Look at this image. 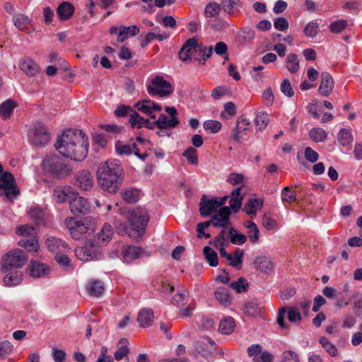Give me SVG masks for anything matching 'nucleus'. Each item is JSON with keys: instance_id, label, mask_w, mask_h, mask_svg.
Segmentation results:
<instances>
[{"instance_id": "1", "label": "nucleus", "mask_w": 362, "mask_h": 362, "mask_svg": "<svg viewBox=\"0 0 362 362\" xmlns=\"http://www.w3.org/2000/svg\"><path fill=\"white\" fill-rule=\"evenodd\" d=\"M54 147L66 158L77 161L83 160L88 154V137L80 129H69L57 137Z\"/></svg>"}, {"instance_id": "2", "label": "nucleus", "mask_w": 362, "mask_h": 362, "mask_svg": "<svg viewBox=\"0 0 362 362\" xmlns=\"http://www.w3.org/2000/svg\"><path fill=\"white\" fill-rule=\"evenodd\" d=\"M97 180L99 186L104 191L116 193L123 181V169L120 162L108 160L101 163L97 171Z\"/></svg>"}, {"instance_id": "3", "label": "nucleus", "mask_w": 362, "mask_h": 362, "mask_svg": "<svg viewBox=\"0 0 362 362\" xmlns=\"http://www.w3.org/2000/svg\"><path fill=\"white\" fill-rule=\"evenodd\" d=\"M122 214L129 222L128 235L135 240L141 238L145 233L149 220L146 210L141 208L123 209Z\"/></svg>"}, {"instance_id": "4", "label": "nucleus", "mask_w": 362, "mask_h": 362, "mask_svg": "<svg viewBox=\"0 0 362 362\" xmlns=\"http://www.w3.org/2000/svg\"><path fill=\"white\" fill-rule=\"evenodd\" d=\"M64 224L71 237L76 240L88 237L95 230V223L90 217H85L78 221L67 217L64 220Z\"/></svg>"}, {"instance_id": "5", "label": "nucleus", "mask_w": 362, "mask_h": 362, "mask_svg": "<svg viewBox=\"0 0 362 362\" xmlns=\"http://www.w3.org/2000/svg\"><path fill=\"white\" fill-rule=\"evenodd\" d=\"M43 170L59 178H63L71 174L73 169L64 159L56 154L48 155L42 163Z\"/></svg>"}, {"instance_id": "6", "label": "nucleus", "mask_w": 362, "mask_h": 362, "mask_svg": "<svg viewBox=\"0 0 362 362\" xmlns=\"http://www.w3.org/2000/svg\"><path fill=\"white\" fill-rule=\"evenodd\" d=\"M28 261V257L20 249H14L4 255L1 259V269L8 272L22 268Z\"/></svg>"}, {"instance_id": "7", "label": "nucleus", "mask_w": 362, "mask_h": 362, "mask_svg": "<svg viewBox=\"0 0 362 362\" xmlns=\"http://www.w3.org/2000/svg\"><path fill=\"white\" fill-rule=\"evenodd\" d=\"M173 90L172 84L160 76H156L151 81V84L147 86V91L150 95L162 98L170 96Z\"/></svg>"}, {"instance_id": "8", "label": "nucleus", "mask_w": 362, "mask_h": 362, "mask_svg": "<svg viewBox=\"0 0 362 362\" xmlns=\"http://www.w3.org/2000/svg\"><path fill=\"white\" fill-rule=\"evenodd\" d=\"M75 254L81 261L100 259L103 256L98 245L92 240L87 241L83 247L76 248Z\"/></svg>"}, {"instance_id": "9", "label": "nucleus", "mask_w": 362, "mask_h": 362, "mask_svg": "<svg viewBox=\"0 0 362 362\" xmlns=\"http://www.w3.org/2000/svg\"><path fill=\"white\" fill-rule=\"evenodd\" d=\"M31 144L38 148H42L49 141V135L45 127L41 123H36L30 131Z\"/></svg>"}, {"instance_id": "10", "label": "nucleus", "mask_w": 362, "mask_h": 362, "mask_svg": "<svg viewBox=\"0 0 362 362\" xmlns=\"http://www.w3.org/2000/svg\"><path fill=\"white\" fill-rule=\"evenodd\" d=\"M69 207L71 213L74 215L86 214L90 209V204L88 200L75 191L69 201Z\"/></svg>"}, {"instance_id": "11", "label": "nucleus", "mask_w": 362, "mask_h": 362, "mask_svg": "<svg viewBox=\"0 0 362 362\" xmlns=\"http://www.w3.org/2000/svg\"><path fill=\"white\" fill-rule=\"evenodd\" d=\"M231 211L229 207L222 206L218 212L215 214L211 220L208 221L210 225L214 227L226 228L230 223V216Z\"/></svg>"}, {"instance_id": "12", "label": "nucleus", "mask_w": 362, "mask_h": 362, "mask_svg": "<svg viewBox=\"0 0 362 362\" xmlns=\"http://www.w3.org/2000/svg\"><path fill=\"white\" fill-rule=\"evenodd\" d=\"M250 129V121L243 116L238 117L236 119L235 127L233 129L230 138L237 143L241 141L243 134Z\"/></svg>"}, {"instance_id": "13", "label": "nucleus", "mask_w": 362, "mask_h": 362, "mask_svg": "<svg viewBox=\"0 0 362 362\" xmlns=\"http://www.w3.org/2000/svg\"><path fill=\"white\" fill-rule=\"evenodd\" d=\"M198 44L196 38L188 39L179 52V57L183 62H190L194 52H197Z\"/></svg>"}, {"instance_id": "14", "label": "nucleus", "mask_w": 362, "mask_h": 362, "mask_svg": "<svg viewBox=\"0 0 362 362\" xmlns=\"http://www.w3.org/2000/svg\"><path fill=\"white\" fill-rule=\"evenodd\" d=\"M74 185L83 189L88 190L93 186V177L88 170H81L75 175Z\"/></svg>"}, {"instance_id": "15", "label": "nucleus", "mask_w": 362, "mask_h": 362, "mask_svg": "<svg viewBox=\"0 0 362 362\" xmlns=\"http://www.w3.org/2000/svg\"><path fill=\"white\" fill-rule=\"evenodd\" d=\"M219 207L220 204H218L217 199H208L206 195L202 197L199 203V212L202 216H209Z\"/></svg>"}, {"instance_id": "16", "label": "nucleus", "mask_w": 362, "mask_h": 362, "mask_svg": "<svg viewBox=\"0 0 362 362\" xmlns=\"http://www.w3.org/2000/svg\"><path fill=\"white\" fill-rule=\"evenodd\" d=\"M46 245L48 250L56 255L66 252L70 250L68 245L64 240L54 237L47 238Z\"/></svg>"}, {"instance_id": "17", "label": "nucleus", "mask_w": 362, "mask_h": 362, "mask_svg": "<svg viewBox=\"0 0 362 362\" xmlns=\"http://www.w3.org/2000/svg\"><path fill=\"white\" fill-rule=\"evenodd\" d=\"M29 274L34 278H41L48 275L50 272L49 267L39 262L32 261L28 266Z\"/></svg>"}, {"instance_id": "18", "label": "nucleus", "mask_w": 362, "mask_h": 362, "mask_svg": "<svg viewBox=\"0 0 362 362\" xmlns=\"http://www.w3.org/2000/svg\"><path fill=\"white\" fill-rule=\"evenodd\" d=\"M75 189L70 186L56 187L53 192V199L57 203H63L71 199Z\"/></svg>"}, {"instance_id": "19", "label": "nucleus", "mask_w": 362, "mask_h": 362, "mask_svg": "<svg viewBox=\"0 0 362 362\" xmlns=\"http://www.w3.org/2000/svg\"><path fill=\"white\" fill-rule=\"evenodd\" d=\"M334 80L328 72L321 74V83L319 87V92L324 96H328L332 92L334 88Z\"/></svg>"}, {"instance_id": "20", "label": "nucleus", "mask_w": 362, "mask_h": 362, "mask_svg": "<svg viewBox=\"0 0 362 362\" xmlns=\"http://www.w3.org/2000/svg\"><path fill=\"white\" fill-rule=\"evenodd\" d=\"M214 296L219 303L225 308L230 306L232 303L233 297L230 291L226 287H218L214 291Z\"/></svg>"}, {"instance_id": "21", "label": "nucleus", "mask_w": 362, "mask_h": 362, "mask_svg": "<svg viewBox=\"0 0 362 362\" xmlns=\"http://www.w3.org/2000/svg\"><path fill=\"white\" fill-rule=\"evenodd\" d=\"M113 236V230L110 224L105 223L95 238L98 240L97 245L107 244Z\"/></svg>"}, {"instance_id": "22", "label": "nucleus", "mask_w": 362, "mask_h": 362, "mask_svg": "<svg viewBox=\"0 0 362 362\" xmlns=\"http://www.w3.org/2000/svg\"><path fill=\"white\" fill-rule=\"evenodd\" d=\"M20 69L28 76H35L40 71V67L35 62L30 58H25L19 63Z\"/></svg>"}, {"instance_id": "23", "label": "nucleus", "mask_w": 362, "mask_h": 362, "mask_svg": "<svg viewBox=\"0 0 362 362\" xmlns=\"http://www.w3.org/2000/svg\"><path fill=\"white\" fill-rule=\"evenodd\" d=\"M255 268L264 273H270L274 270V264L268 256L257 257L254 262Z\"/></svg>"}, {"instance_id": "24", "label": "nucleus", "mask_w": 362, "mask_h": 362, "mask_svg": "<svg viewBox=\"0 0 362 362\" xmlns=\"http://www.w3.org/2000/svg\"><path fill=\"white\" fill-rule=\"evenodd\" d=\"M4 277V282L7 286H13L19 284L23 279V274L18 269H13L8 272Z\"/></svg>"}, {"instance_id": "25", "label": "nucleus", "mask_w": 362, "mask_h": 362, "mask_svg": "<svg viewBox=\"0 0 362 362\" xmlns=\"http://www.w3.org/2000/svg\"><path fill=\"white\" fill-rule=\"evenodd\" d=\"M153 318V310L150 308H146L140 310L138 314L137 321L140 327L145 328L151 325Z\"/></svg>"}, {"instance_id": "26", "label": "nucleus", "mask_w": 362, "mask_h": 362, "mask_svg": "<svg viewBox=\"0 0 362 362\" xmlns=\"http://www.w3.org/2000/svg\"><path fill=\"white\" fill-rule=\"evenodd\" d=\"M141 249L139 247L127 245L122 249V255L124 261L127 263L139 258Z\"/></svg>"}, {"instance_id": "27", "label": "nucleus", "mask_w": 362, "mask_h": 362, "mask_svg": "<svg viewBox=\"0 0 362 362\" xmlns=\"http://www.w3.org/2000/svg\"><path fill=\"white\" fill-rule=\"evenodd\" d=\"M241 189L242 187H238L230 193V200L229 202L230 206H228L230 211H233L235 213L240 209L242 200L243 199V196L240 194Z\"/></svg>"}, {"instance_id": "28", "label": "nucleus", "mask_w": 362, "mask_h": 362, "mask_svg": "<svg viewBox=\"0 0 362 362\" xmlns=\"http://www.w3.org/2000/svg\"><path fill=\"white\" fill-rule=\"evenodd\" d=\"M74 11V6L68 2H62L57 8V13L61 21L69 19Z\"/></svg>"}, {"instance_id": "29", "label": "nucleus", "mask_w": 362, "mask_h": 362, "mask_svg": "<svg viewBox=\"0 0 362 362\" xmlns=\"http://www.w3.org/2000/svg\"><path fill=\"white\" fill-rule=\"evenodd\" d=\"M157 127L160 129H165L168 128H174L177 126L180 121L177 117L168 119L167 115L161 114L156 120Z\"/></svg>"}, {"instance_id": "30", "label": "nucleus", "mask_w": 362, "mask_h": 362, "mask_svg": "<svg viewBox=\"0 0 362 362\" xmlns=\"http://www.w3.org/2000/svg\"><path fill=\"white\" fill-rule=\"evenodd\" d=\"M140 30L136 25L119 26L118 42H123L130 36H134L139 33Z\"/></svg>"}, {"instance_id": "31", "label": "nucleus", "mask_w": 362, "mask_h": 362, "mask_svg": "<svg viewBox=\"0 0 362 362\" xmlns=\"http://www.w3.org/2000/svg\"><path fill=\"white\" fill-rule=\"evenodd\" d=\"M216 345L215 342L209 337L203 338L195 342L196 349L202 353H209L213 351V347Z\"/></svg>"}, {"instance_id": "32", "label": "nucleus", "mask_w": 362, "mask_h": 362, "mask_svg": "<svg viewBox=\"0 0 362 362\" xmlns=\"http://www.w3.org/2000/svg\"><path fill=\"white\" fill-rule=\"evenodd\" d=\"M87 291L90 296H99L104 291V284L98 280H91L87 285Z\"/></svg>"}, {"instance_id": "33", "label": "nucleus", "mask_w": 362, "mask_h": 362, "mask_svg": "<svg viewBox=\"0 0 362 362\" xmlns=\"http://www.w3.org/2000/svg\"><path fill=\"white\" fill-rule=\"evenodd\" d=\"M18 245L24 247L30 253L37 252L40 248L38 241L35 237L27 240L22 239L18 241Z\"/></svg>"}, {"instance_id": "34", "label": "nucleus", "mask_w": 362, "mask_h": 362, "mask_svg": "<svg viewBox=\"0 0 362 362\" xmlns=\"http://www.w3.org/2000/svg\"><path fill=\"white\" fill-rule=\"evenodd\" d=\"M127 339L122 338L118 341V349L114 354V357L116 361H121L124 357H127L129 353V349L128 348Z\"/></svg>"}, {"instance_id": "35", "label": "nucleus", "mask_w": 362, "mask_h": 362, "mask_svg": "<svg viewBox=\"0 0 362 362\" xmlns=\"http://www.w3.org/2000/svg\"><path fill=\"white\" fill-rule=\"evenodd\" d=\"M16 233L18 235L22 237L35 238L36 234V226L25 224L16 227Z\"/></svg>"}, {"instance_id": "36", "label": "nucleus", "mask_w": 362, "mask_h": 362, "mask_svg": "<svg viewBox=\"0 0 362 362\" xmlns=\"http://www.w3.org/2000/svg\"><path fill=\"white\" fill-rule=\"evenodd\" d=\"M169 37V33H163L160 34H156L153 32H149L146 34L144 39L141 40V47H145L151 40L157 39L159 41H163Z\"/></svg>"}, {"instance_id": "37", "label": "nucleus", "mask_w": 362, "mask_h": 362, "mask_svg": "<svg viewBox=\"0 0 362 362\" xmlns=\"http://www.w3.org/2000/svg\"><path fill=\"white\" fill-rule=\"evenodd\" d=\"M189 297V292L185 287H182L177 293L173 297L172 303L177 306H181L187 302Z\"/></svg>"}, {"instance_id": "38", "label": "nucleus", "mask_w": 362, "mask_h": 362, "mask_svg": "<svg viewBox=\"0 0 362 362\" xmlns=\"http://www.w3.org/2000/svg\"><path fill=\"white\" fill-rule=\"evenodd\" d=\"M235 328V322L234 320L230 317H226L223 320H221L219 323V331L221 333L223 334H231Z\"/></svg>"}, {"instance_id": "39", "label": "nucleus", "mask_w": 362, "mask_h": 362, "mask_svg": "<svg viewBox=\"0 0 362 362\" xmlns=\"http://www.w3.org/2000/svg\"><path fill=\"white\" fill-rule=\"evenodd\" d=\"M263 202L259 199H250L245 204L243 211L247 214H255L257 210L262 207Z\"/></svg>"}, {"instance_id": "40", "label": "nucleus", "mask_w": 362, "mask_h": 362, "mask_svg": "<svg viewBox=\"0 0 362 362\" xmlns=\"http://www.w3.org/2000/svg\"><path fill=\"white\" fill-rule=\"evenodd\" d=\"M245 227L248 229V237L251 243H256L259 240V231L257 225L251 221H247L244 224Z\"/></svg>"}, {"instance_id": "41", "label": "nucleus", "mask_w": 362, "mask_h": 362, "mask_svg": "<svg viewBox=\"0 0 362 362\" xmlns=\"http://www.w3.org/2000/svg\"><path fill=\"white\" fill-rule=\"evenodd\" d=\"M136 144H124L123 142L118 141L115 144V149L117 153L119 155L123 156H129L132 154V151L136 149Z\"/></svg>"}, {"instance_id": "42", "label": "nucleus", "mask_w": 362, "mask_h": 362, "mask_svg": "<svg viewBox=\"0 0 362 362\" xmlns=\"http://www.w3.org/2000/svg\"><path fill=\"white\" fill-rule=\"evenodd\" d=\"M15 107L16 103L13 100H7L0 105V116L4 119H8L11 116Z\"/></svg>"}, {"instance_id": "43", "label": "nucleus", "mask_w": 362, "mask_h": 362, "mask_svg": "<svg viewBox=\"0 0 362 362\" xmlns=\"http://www.w3.org/2000/svg\"><path fill=\"white\" fill-rule=\"evenodd\" d=\"M146 119L139 115L136 110H133L130 115L129 122L132 128L140 129L144 127Z\"/></svg>"}, {"instance_id": "44", "label": "nucleus", "mask_w": 362, "mask_h": 362, "mask_svg": "<svg viewBox=\"0 0 362 362\" xmlns=\"http://www.w3.org/2000/svg\"><path fill=\"white\" fill-rule=\"evenodd\" d=\"M228 233L230 235V242L234 245H241L247 240L245 235L239 233L238 230L233 227L230 228Z\"/></svg>"}, {"instance_id": "45", "label": "nucleus", "mask_w": 362, "mask_h": 362, "mask_svg": "<svg viewBox=\"0 0 362 362\" xmlns=\"http://www.w3.org/2000/svg\"><path fill=\"white\" fill-rule=\"evenodd\" d=\"M204 254L210 266L216 267L218 265V255L214 250L209 246H206L204 248Z\"/></svg>"}, {"instance_id": "46", "label": "nucleus", "mask_w": 362, "mask_h": 362, "mask_svg": "<svg viewBox=\"0 0 362 362\" xmlns=\"http://www.w3.org/2000/svg\"><path fill=\"white\" fill-rule=\"evenodd\" d=\"M244 255L243 250L237 248L233 254H230V258L226 259L229 262V265L233 267H238L243 262Z\"/></svg>"}, {"instance_id": "47", "label": "nucleus", "mask_w": 362, "mask_h": 362, "mask_svg": "<svg viewBox=\"0 0 362 362\" xmlns=\"http://www.w3.org/2000/svg\"><path fill=\"white\" fill-rule=\"evenodd\" d=\"M269 122L267 113L261 112L258 113L255 118V126L257 130L262 131L265 129Z\"/></svg>"}, {"instance_id": "48", "label": "nucleus", "mask_w": 362, "mask_h": 362, "mask_svg": "<svg viewBox=\"0 0 362 362\" xmlns=\"http://www.w3.org/2000/svg\"><path fill=\"white\" fill-rule=\"evenodd\" d=\"M310 138L315 142H322L327 138L326 132L322 128H313L309 132Z\"/></svg>"}, {"instance_id": "49", "label": "nucleus", "mask_w": 362, "mask_h": 362, "mask_svg": "<svg viewBox=\"0 0 362 362\" xmlns=\"http://www.w3.org/2000/svg\"><path fill=\"white\" fill-rule=\"evenodd\" d=\"M16 184L13 175L8 172L4 173L0 177V189L10 188Z\"/></svg>"}, {"instance_id": "50", "label": "nucleus", "mask_w": 362, "mask_h": 362, "mask_svg": "<svg viewBox=\"0 0 362 362\" xmlns=\"http://www.w3.org/2000/svg\"><path fill=\"white\" fill-rule=\"evenodd\" d=\"M13 20L16 27L21 30H24V29L26 28V25L30 23V18L23 13H18L16 15Z\"/></svg>"}, {"instance_id": "51", "label": "nucleus", "mask_w": 362, "mask_h": 362, "mask_svg": "<svg viewBox=\"0 0 362 362\" xmlns=\"http://www.w3.org/2000/svg\"><path fill=\"white\" fill-rule=\"evenodd\" d=\"M236 114V106L233 102H228L224 104L223 110L221 113V117L228 119Z\"/></svg>"}, {"instance_id": "52", "label": "nucleus", "mask_w": 362, "mask_h": 362, "mask_svg": "<svg viewBox=\"0 0 362 362\" xmlns=\"http://www.w3.org/2000/svg\"><path fill=\"white\" fill-rule=\"evenodd\" d=\"M287 69L288 71L294 74L298 71L299 69V61L298 57L295 54H289L286 57Z\"/></svg>"}, {"instance_id": "53", "label": "nucleus", "mask_w": 362, "mask_h": 362, "mask_svg": "<svg viewBox=\"0 0 362 362\" xmlns=\"http://www.w3.org/2000/svg\"><path fill=\"white\" fill-rule=\"evenodd\" d=\"M319 341L322 346L330 356H335L338 354V350L336 346L332 344L327 338L322 337L320 339Z\"/></svg>"}, {"instance_id": "54", "label": "nucleus", "mask_w": 362, "mask_h": 362, "mask_svg": "<svg viewBox=\"0 0 362 362\" xmlns=\"http://www.w3.org/2000/svg\"><path fill=\"white\" fill-rule=\"evenodd\" d=\"M49 62L54 65H58L61 69L64 71L69 69V64L63 58L59 57L55 52H52L49 55Z\"/></svg>"}, {"instance_id": "55", "label": "nucleus", "mask_w": 362, "mask_h": 362, "mask_svg": "<svg viewBox=\"0 0 362 362\" xmlns=\"http://www.w3.org/2000/svg\"><path fill=\"white\" fill-rule=\"evenodd\" d=\"M13 351V344L8 341H3L0 342V359H4L7 356L11 354Z\"/></svg>"}, {"instance_id": "56", "label": "nucleus", "mask_w": 362, "mask_h": 362, "mask_svg": "<svg viewBox=\"0 0 362 362\" xmlns=\"http://www.w3.org/2000/svg\"><path fill=\"white\" fill-rule=\"evenodd\" d=\"M213 49V46L206 47L198 45L197 52L199 53V55L202 58V59L199 60V62H201L202 64H204L206 60L211 57Z\"/></svg>"}, {"instance_id": "57", "label": "nucleus", "mask_w": 362, "mask_h": 362, "mask_svg": "<svg viewBox=\"0 0 362 362\" xmlns=\"http://www.w3.org/2000/svg\"><path fill=\"white\" fill-rule=\"evenodd\" d=\"M230 286L237 293H240L246 291L248 286V283L245 278L240 277L237 281L232 282L230 284Z\"/></svg>"}, {"instance_id": "58", "label": "nucleus", "mask_w": 362, "mask_h": 362, "mask_svg": "<svg viewBox=\"0 0 362 362\" xmlns=\"http://www.w3.org/2000/svg\"><path fill=\"white\" fill-rule=\"evenodd\" d=\"M338 141L342 146H347L352 141L351 132L346 129H341L338 134Z\"/></svg>"}, {"instance_id": "59", "label": "nucleus", "mask_w": 362, "mask_h": 362, "mask_svg": "<svg viewBox=\"0 0 362 362\" xmlns=\"http://www.w3.org/2000/svg\"><path fill=\"white\" fill-rule=\"evenodd\" d=\"M182 156L186 158L189 163L193 165H197L198 163V156L197 150L190 146L183 153Z\"/></svg>"}, {"instance_id": "60", "label": "nucleus", "mask_w": 362, "mask_h": 362, "mask_svg": "<svg viewBox=\"0 0 362 362\" xmlns=\"http://www.w3.org/2000/svg\"><path fill=\"white\" fill-rule=\"evenodd\" d=\"M138 192L133 189H126L122 192V199L127 203L134 204L138 200Z\"/></svg>"}, {"instance_id": "61", "label": "nucleus", "mask_w": 362, "mask_h": 362, "mask_svg": "<svg viewBox=\"0 0 362 362\" xmlns=\"http://www.w3.org/2000/svg\"><path fill=\"white\" fill-rule=\"evenodd\" d=\"M318 30V24L315 21H310L305 25L303 33L308 37H314L317 35Z\"/></svg>"}, {"instance_id": "62", "label": "nucleus", "mask_w": 362, "mask_h": 362, "mask_svg": "<svg viewBox=\"0 0 362 362\" xmlns=\"http://www.w3.org/2000/svg\"><path fill=\"white\" fill-rule=\"evenodd\" d=\"M222 124L216 120H207L204 123V127L206 130H209L211 133L218 132L221 129Z\"/></svg>"}, {"instance_id": "63", "label": "nucleus", "mask_w": 362, "mask_h": 362, "mask_svg": "<svg viewBox=\"0 0 362 362\" xmlns=\"http://www.w3.org/2000/svg\"><path fill=\"white\" fill-rule=\"evenodd\" d=\"M262 346L259 344H252L247 348V354L250 356H252L253 362H261L257 355L262 353Z\"/></svg>"}, {"instance_id": "64", "label": "nucleus", "mask_w": 362, "mask_h": 362, "mask_svg": "<svg viewBox=\"0 0 362 362\" xmlns=\"http://www.w3.org/2000/svg\"><path fill=\"white\" fill-rule=\"evenodd\" d=\"M260 308L259 305L254 302H248L245 304L243 311L244 313L250 316H255L259 313Z\"/></svg>"}]
</instances>
